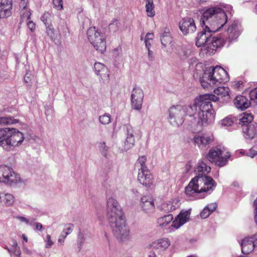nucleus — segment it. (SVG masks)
Wrapping results in <instances>:
<instances>
[{"mask_svg": "<svg viewBox=\"0 0 257 257\" xmlns=\"http://www.w3.org/2000/svg\"><path fill=\"white\" fill-rule=\"evenodd\" d=\"M106 216L114 236L119 242H124L131 238L130 229L126 225L120 206L113 197L106 202Z\"/></svg>", "mask_w": 257, "mask_h": 257, "instance_id": "nucleus-1", "label": "nucleus"}, {"mask_svg": "<svg viewBox=\"0 0 257 257\" xmlns=\"http://www.w3.org/2000/svg\"><path fill=\"white\" fill-rule=\"evenodd\" d=\"M201 103L197 97L193 103L182 105L185 123L192 131H199L202 127L212 123L210 114L208 115L205 109L201 107Z\"/></svg>", "mask_w": 257, "mask_h": 257, "instance_id": "nucleus-2", "label": "nucleus"}, {"mask_svg": "<svg viewBox=\"0 0 257 257\" xmlns=\"http://www.w3.org/2000/svg\"><path fill=\"white\" fill-rule=\"evenodd\" d=\"M216 186V183L209 176L195 177L189 182L185 188V193L189 197L194 199L204 198V195H201L202 192H209L210 194Z\"/></svg>", "mask_w": 257, "mask_h": 257, "instance_id": "nucleus-3", "label": "nucleus"}, {"mask_svg": "<svg viewBox=\"0 0 257 257\" xmlns=\"http://www.w3.org/2000/svg\"><path fill=\"white\" fill-rule=\"evenodd\" d=\"M207 29L198 34L196 38V45L198 47H203L209 54L214 53L218 48L224 46V41L222 38L213 36L215 32Z\"/></svg>", "mask_w": 257, "mask_h": 257, "instance_id": "nucleus-4", "label": "nucleus"}, {"mask_svg": "<svg viewBox=\"0 0 257 257\" xmlns=\"http://www.w3.org/2000/svg\"><path fill=\"white\" fill-rule=\"evenodd\" d=\"M228 80L227 72L220 66H217L207 68L200 78V81L202 86L205 88L209 86L226 82Z\"/></svg>", "mask_w": 257, "mask_h": 257, "instance_id": "nucleus-5", "label": "nucleus"}, {"mask_svg": "<svg viewBox=\"0 0 257 257\" xmlns=\"http://www.w3.org/2000/svg\"><path fill=\"white\" fill-rule=\"evenodd\" d=\"M24 135L13 128H0V147L6 151L20 145L24 141Z\"/></svg>", "mask_w": 257, "mask_h": 257, "instance_id": "nucleus-6", "label": "nucleus"}, {"mask_svg": "<svg viewBox=\"0 0 257 257\" xmlns=\"http://www.w3.org/2000/svg\"><path fill=\"white\" fill-rule=\"evenodd\" d=\"M213 16L219 17L221 20V23H224L225 21V13L223 9L218 7H211L206 10L202 14L200 22L201 25H203L207 29H210L214 32L218 31L217 22H214L212 20Z\"/></svg>", "mask_w": 257, "mask_h": 257, "instance_id": "nucleus-7", "label": "nucleus"}, {"mask_svg": "<svg viewBox=\"0 0 257 257\" xmlns=\"http://www.w3.org/2000/svg\"><path fill=\"white\" fill-rule=\"evenodd\" d=\"M222 153V151L218 146L213 147L210 149L206 156V159L219 167L224 166L226 164L227 159L230 157V155L223 156Z\"/></svg>", "mask_w": 257, "mask_h": 257, "instance_id": "nucleus-8", "label": "nucleus"}, {"mask_svg": "<svg viewBox=\"0 0 257 257\" xmlns=\"http://www.w3.org/2000/svg\"><path fill=\"white\" fill-rule=\"evenodd\" d=\"M198 98L201 103V107L205 109V111L208 115L210 114L211 117L210 119L213 123L215 119V114L214 110L212 108L211 101H217L219 100V97L214 94H205L199 96Z\"/></svg>", "mask_w": 257, "mask_h": 257, "instance_id": "nucleus-9", "label": "nucleus"}, {"mask_svg": "<svg viewBox=\"0 0 257 257\" xmlns=\"http://www.w3.org/2000/svg\"><path fill=\"white\" fill-rule=\"evenodd\" d=\"M182 105L171 107L169 109V121L173 126H180L186 119L183 111Z\"/></svg>", "mask_w": 257, "mask_h": 257, "instance_id": "nucleus-10", "label": "nucleus"}, {"mask_svg": "<svg viewBox=\"0 0 257 257\" xmlns=\"http://www.w3.org/2000/svg\"><path fill=\"white\" fill-rule=\"evenodd\" d=\"M3 172L4 178L2 180V182L10 185L22 182L20 175L16 173L12 168L4 165Z\"/></svg>", "mask_w": 257, "mask_h": 257, "instance_id": "nucleus-11", "label": "nucleus"}, {"mask_svg": "<svg viewBox=\"0 0 257 257\" xmlns=\"http://www.w3.org/2000/svg\"><path fill=\"white\" fill-rule=\"evenodd\" d=\"M144 94L143 90L138 87L133 89L131 94V106L132 108L140 110L142 108Z\"/></svg>", "mask_w": 257, "mask_h": 257, "instance_id": "nucleus-12", "label": "nucleus"}, {"mask_svg": "<svg viewBox=\"0 0 257 257\" xmlns=\"http://www.w3.org/2000/svg\"><path fill=\"white\" fill-rule=\"evenodd\" d=\"M95 74L98 77L99 81L103 83H108L109 80V71L102 63L95 62L93 68Z\"/></svg>", "mask_w": 257, "mask_h": 257, "instance_id": "nucleus-13", "label": "nucleus"}, {"mask_svg": "<svg viewBox=\"0 0 257 257\" xmlns=\"http://www.w3.org/2000/svg\"><path fill=\"white\" fill-rule=\"evenodd\" d=\"M179 28L184 35L192 34L196 30V25L193 19L185 18L179 23Z\"/></svg>", "mask_w": 257, "mask_h": 257, "instance_id": "nucleus-14", "label": "nucleus"}, {"mask_svg": "<svg viewBox=\"0 0 257 257\" xmlns=\"http://www.w3.org/2000/svg\"><path fill=\"white\" fill-rule=\"evenodd\" d=\"M213 140V137L208 135H196L193 139L194 144L201 149L207 147Z\"/></svg>", "mask_w": 257, "mask_h": 257, "instance_id": "nucleus-15", "label": "nucleus"}, {"mask_svg": "<svg viewBox=\"0 0 257 257\" xmlns=\"http://www.w3.org/2000/svg\"><path fill=\"white\" fill-rule=\"evenodd\" d=\"M191 209L181 211L173 221L172 226L176 229H178L185 223L188 222L190 218Z\"/></svg>", "mask_w": 257, "mask_h": 257, "instance_id": "nucleus-16", "label": "nucleus"}, {"mask_svg": "<svg viewBox=\"0 0 257 257\" xmlns=\"http://www.w3.org/2000/svg\"><path fill=\"white\" fill-rule=\"evenodd\" d=\"M140 206L146 213L153 212L155 209L154 199L150 196H143L141 199Z\"/></svg>", "mask_w": 257, "mask_h": 257, "instance_id": "nucleus-17", "label": "nucleus"}, {"mask_svg": "<svg viewBox=\"0 0 257 257\" xmlns=\"http://www.w3.org/2000/svg\"><path fill=\"white\" fill-rule=\"evenodd\" d=\"M227 34L228 35V38L224 40V45L227 43V46H229L230 43L234 40H235L239 35L240 33L238 31L236 23H233L227 29Z\"/></svg>", "mask_w": 257, "mask_h": 257, "instance_id": "nucleus-18", "label": "nucleus"}, {"mask_svg": "<svg viewBox=\"0 0 257 257\" xmlns=\"http://www.w3.org/2000/svg\"><path fill=\"white\" fill-rule=\"evenodd\" d=\"M138 180L143 186L150 187L153 183V177L149 170L138 172Z\"/></svg>", "mask_w": 257, "mask_h": 257, "instance_id": "nucleus-19", "label": "nucleus"}, {"mask_svg": "<svg viewBox=\"0 0 257 257\" xmlns=\"http://www.w3.org/2000/svg\"><path fill=\"white\" fill-rule=\"evenodd\" d=\"M12 9V0H0V18L10 16Z\"/></svg>", "mask_w": 257, "mask_h": 257, "instance_id": "nucleus-20", "label": "nucleus"}, {"mask_svg": "<svg viewBox=\"0 0 257 257\" xmlns=\"http://www.w3.org/2000/svg\"><path fill=\"white\" fill-rule=\"evenodd\" d=\"M211 171V167L208 166L204 161H199L194 168L196 174L195 177L206 176Z\"/></svg>", "mask_w": 257, "mask_h": 257, "instance_id": "nucleus-21", "label": "nucleus"}, {"mask_svg": "<svg viewBox=\"0 0 257 257\" xmlns=\"http://www.w3.org/2000/svg\"><path fill=\"white\" fill-rule=\"evenodd\" d=\"M179 206V201L177 199H174L170 201L163 202L161 204L159 208L164 213H169L176 210Z\"/></svg>", "mask_w": 257, "mask_h": 257, "instance_id": "nucleus-22", "label": "nucleus"}, {"mask_svg": "<svg viewBox=\"0 0 257 257\" xmlns=\"http://www.w3.org/2000/svg\"><path fill=\"white\" fill-rule=\"evenodd\" d=\"M241 252L244 254H247L251 252L256 248L248 236L244 237L240 242Z\"/></svg>", "mask_w": 257, "mask_h": 257, "instance_id": "nucleus-23", "label": "nucleus"}, {"mask_svg": "<svg viewBox=\"0 0 257 257\" xmlns=\"http://www.w3.org/2000/svg\"><path fill=\"white\" fill-rule=\"evenodd\" d=\"M234 104L236 108L243 110L249 107L251 105V102L246 97L238 95L234 99Z\"/></svg>", "mask_w": 257, "mask_h": 257, "instance_id": "nucleus-24", "label": "nucleus"}, {"mask_svg": "<svg viewBox=\"0 0 257 257\" xmlns=\"http://www.w3.org/2000/svg\"><path fill=\"white\" fill-rule=\"evenodd\" d=\"M170 245V241L168 238H162L152 242L151 246L154 248L159 249L160 251H164L166 250Z\"/></svg>", "mask_w": 257, "mask_h": 257, "instance_id": "nucleus-25", "label": "nucleus"}, {"mask_svg": "<svg viewBox=\"0 0 257 257\" xmlns=\"http://www.w3.org/2000/svg\"><path fill=\"white\" fill-rule=\"evenodd\" d=\"M243 132L246 139L251 140L257 137V123L252 122L248 125L245 130H243Z\"/></svg>", "mask_w": 257, "mask_h": 257, "instance_id": "nucleus-26", "label": "nucleus"}, {"mask_svg": "<svg viewBox=\"0 0 257 257\" xmlns=\"http://www.w3.org/2000/svg\"><path fill=\"white\" fill-rule=\"evenodd\" d=\"M135 140L133 131L131 127L127 128V137L124 144V149L128 150L132 148L135 145Z\"/></svg>", "mask_w": 257, "mask_h": 257, "instance_id": "nucleus-27", "label": "nucleus"}, {"mask_svg": "<svg viewBox=\"0 0 257 257\" xmlns=\"http://www.w3.org/2000/svg\"><path fill=\"white\" fill-rule=\"evenodd\" d=\"M160 39L163 46L162 48H164L171 44L172 38L171 36L170 30L168 28H166L164 31L160 34Z\"/></svg>", "mask_w": 257, "mask_h": 257, "instance_id": "nucleus-28", "label": "nucleus"}, {"mask_svg": "<svg viewBox=\"0 0 257 257\" xmlns=\"http://www.w3.org/2000/svg\"><path fill=\"white\" fill-rule=\"evenodd\" d=\"M96 45L95 44H92L95 49L102 53L105 52L106 50V42L104 35L100 34L99 37L96 39Z\"/></svg>", "mask_w": 257, "mask_h": 257, "instance_id": "nucleus-29", "label": "nucleus"}, {"mask_svg": "<svg viewBox=\"0 0 257 257\" xmlns=\"http://www.w3.org/2000/svg\"><path fill=\"white\" fill-rule=\"evenodd\" d=\"M96 45L95 44H92L95 49L102 53L105 52L106 50V42L104 35L100 34L99 37L96 39Z\"/></svg>", "mask_w": 257, "mask_h": 257, "instance_id": "nucleus-30", "label": "nucleus"}, {"mask_svg": "<svg viewBox=\"0 0 257 257\" xmlns=\"http://www.w3.org/2000/svg\"><path fill=\"white\" fill-rule=\"evenodd\" d=\"M21 15L23 19L26 18L27 21V26L28 28L32 32L35 29V24L31 20L30 16L31 13L28 11L26 7H24L23 11L21 12Z\"/></svg>", "mask_w": 257, "mask_h": 257, "instance_id": "nucleus-31", "label": "nucleus"}, {"mask_svg": "<svg viewBox=\"0 0 257 257\" xmlns=\"http://www.w3.org/2000/svg\"><path fill=\"white\" fill-rule=\"evenodd\" d=\"M147 158L145 156L140 157L136 162L135 167L139 172H143L149 170L146 165Z\"/></svg>", "mask_w": 257, "mask_h": 257, "instance_id": "nucleus-32", "label": "nucleus"}, {"mask_svg": "<svg viewBox=\"0 0 257 257\" xmlns=\"http://www.w3.org/2000/svg\"><path fill=\"white\" fill-rule=\"evenodd\" d=\"M101 33L98 32L95 27H90L87 32L88 39L92 44L96 45V39L99 37Z\"/></svg>", "mask_w": 257, "mask_h": 257, "instance_id": "nucleus-33", "label": "nucleus"}, {"mask_svg": "<svg viewBox=\"0 0 257 257\" xmlns=\"http://www.w3.org/2000/svg\"><path fill=\"white\" fill-rule=\"evenodd\" d=\"M238 119L237 123L241 125H248V123H251L253 120V116L250 113H244L240 114L238 117H236Z\"/></svg>", "mask_w": 257, "mask_h": 257, "instance_id": "nucleus-34", "label": "nucleus"}, {"mask_svg": "<svg viewBox=\"0 0 257 257\" xmlns=\"http://www.w3.org/2000/svg\"><path fill=\"white\" fill-rule=\"evenodd\" d=\"M173 220V216L171 214L165 215L157 219V225L160 227H165Z\"/></svg>", "mask_w": 257, "mask_h": 257, "instance_id": "nucleus-35", "label": "nucleus"}, {"mask_svg": "<svg viewBox=\"0 0 257 257\" xmlns=\"http://www.w3.org/2000/svg\"><path fill=\"white\" fill-rule=\"evenodd\" d=\"M237 120L236 117L229 115L221 120V124L224 126L231 127L234 123H237Z\"/></svg>", "mask_w": 257, "mask_h": 257, "instance_id": "nucleus-36", "label": "nucleus"}, {"mask_svg": "<svg viewBox=\"0 0 257 257\" xmlns=\"http://www.w3.org/2000/svg\"><path fill=\"white\" fill-rule=\"evenodd\" d=\"M214 93L215 95L221 97H225L229 96V88L227 87H218L214 90Z\"/></svg>", "mask_w": 257, "mask_h": 257, "instance_id": "nucleus-37", "label": "nucleus"}, {"mask_svg": "<svg viewBox=\"0 0 257 257\" xmlns=\"http://www.w3.org/2000/svg\"><path fill=\"white\" fill-rule=\"evenodd\" d=\"M146 9L147 14L149 17H153L155 15L153 0H146Z\"/></svg>", "mask_w": 257, "mask_h": 257, "instance_id": "nucleus-38", "label": "nucleus"}, {"mask_svg": "<svg viewBox=\"0 0 257 257\" xmlns=\"http://www.w3.org/2000/svg\"><path fill=\"white\" fill-rule=\"evenodd\" d=\"M18 122V120L13 117H0V125H9Z\"/></svg>", "mask_w": 257, "mask_h": 257, "instance_id": "nucleus-39", "label": "nucleus"}, {"mask_svg": "<svg viewBox=\"0 0 257 257\" xmlns=\"http://www.w3.org/2000/svg\"><path fill=\"white\" fill-rule=\"evenodd\" d=\"M120 23L118 20L116 19H113L112 22L109 24L108 28L110 31L112 32H116L119 29Z\"/></svg>", "mask_w": 257, "mask_h": 257, "instance_id": "nucleus-40", "label": "nucleus"}, {"mask_svg": "<svg viewBox=\"0 0 257 257\" xmlns=\"http://www.w3.org/2000/svg\"><path fill=\"white\" fill-rule=\"evenodd\" d=\"M99 121L102 124L106 125L111 122V115L110 114L105 113L102 115L99 116Z\"/></svg>", "mask_w": 257, "mask_h": 257, "instance_id": "nucleus-41", "label": "nucleus"}, {"mask_svg": "<svg viewBox=\"0 0 257 257\" xmlns=\"http://www.w3.org/2000/svg\"><path fill=\"white\" fill-rule=\"evenodd\" d=\"M83 232H85V231H79L77 236L78 247L79 248V250L82 248L84 243L86 242V238L85 237L84 234Z\"/></svg>", "mask_w": 257, "mask_h": 257, "instance_id": "nucleus-42", "label": "nucleus"}, {"mask_svg": "<svg viewBox=\"0 0 257 257\" xmlns=\"http://www.w3.org/2000/svg\"><path fill=\"white\" fill-rule=\"evenodd\" d=\"M250 102L251 104L257 105V87L252 89L249 93Z\"/></svg>", "mask_w": 257, "mask_h": 257, "instance_id": "nucleus-43", "label": "nucleus"}, {"mask_svg": "<svg viewBox=\"0 0 257 257\" xmlns=\"http://www.w3.org/2000/svg\"><path fill=\"white\" fill-rule=\"evenodd\" d=\"M2 198L7 206L12 205L14 201V197L11 194H5L2 196Z\"/></svg>", "mask_w": 257, "mask_h": 257, "instance_id": "nucleus-44", "label": "nucleus"}, {"mask_svg": "<svg viewBox=\"0 0 257 257\" xmlns=\"http://www.w3.org/2000/svg\"><path fill=\"white\" fill-rule=\"evenodd\" d=\"M99 150L101 154L104 157L106 158L108 151V147L106 145L105 142H100L99 144Z\"/></svg>", "mask_w": 257, "mask_h": 257, "instance_id": "nucleus-45", "label": "nucleus"}, {"mask_svg": "<svg viewBox=\"0 0 257 257\" xmlns=\"http://www.w3.org/2000/svg\"><path fill=\"white\" fill-rule=\"evenodd\" d=\"M220 19L219 18V17H216V16H213L212 17V20H214V22H217V27H218V30H220L224 25L227 22V16H226V15L225 14V21L224 23H221V20H220Z\"/></svg>", "mask_w": 257, "mask_h": 257, "instance_id": "nucleus-46", "label": "nucleus"}, {"mask_svg": "<svg viewBox=\"0 0 257 257\" xmlns=\"http://www.w3.org/2000/svg\"><path fill=\"white\" fill-rule=\"evenodd\" d=\"M33 75L30 72H27L24 76L25 82L28 85L30 86L32 83V78Z\"/></svg>", "mask_w": 257, "mask_h": 257, "instance_id": "nucleus-47", "label": "nucleus"}, {"mask_svg": "<svg viewBox=\"0 0 257 257\" xmlns=\"http://www.w3.org/2000/svg\"><path fill=\"white\" fill-rule=\"evenodd\" d=\"M46 26V33L47 35L51 38H53L55 36V30L53 26L50 25Z\"/></svg>", "mask_w": 257, "mask_h": 257, "instance_id": "nucleus-48", "label": "nucleus"}, {"mask_svg": "<svg viewBox=\"0 0 257 257\" xmlns=\"http://www.w3.org/2000/svg\"><path fill=\"white\" fill-rule=\"evenodd\" d=\"M68 233L63 232V231L61 232L58 239V244L59 245H63L64 244L65 239Z\"/></svg>", "mask_w": 257, "mask_h": 257, "instance_id": "nucleus-49", "label": "nucleus"}, {"mask_svg": "<svg viewBox=\"0 0 257 257\" xmlns=\"http://www.w3.org/2000/svg\"><path fill=\"white\" fill-rule=\"evenodd\" d=\"M54 7L58 10H61L63 9L62 0H53Z\"/></svg>", "mask_w": 257, "mask_h": 257, "instance_id": "nucleus-50", "label": "nucleus"}, {"mask_svg": "<svg viewBox=\"0 0 257 257\" xmlns=\"http://www.w3.org/2000/svg\"><path fill=\"white\" fill-rule=\"evenodd\" d=\"M211 213L209 211L208 208L206 207H204L200 213V216L202 218L205 219L207 218Z\"/></svg>", "mask_w": 257, "mask_h": 257, "instance_id": "nucleus-51", "label": "nucleus"}, {"mask_svg": "<svg viewBox=\"0 0 257 257\" xmlns=\"http://www.w3.org/2000/svg\"><path fill=\"white\" fill-rule=\"evenodd\" d=\"M46 248H50L51 246L54 244L53 241L51 239V237L50 235L47 234L46 237Z\"/></svg>", "mask_w": 257, "mask_h": 257, "instance_id": "nucleus-52", "label": "nucleus"}, {"mask_svg": "<svg viewBox=\"0 0 257 257\" xmlns=\"http://www.w3.org/2000/svg\"><path fill=\"white\" fill-rule=\"evenodd\" d=\"M50 18V14L48 12H45L41 17V20L46 26L48 20Z\"/></svg>", "mask_w": 257, "mask_h": 257, "instance_id": "nucleus-53", "label": "nucleus"}, {"mask_svg": "<svg viewBox=\"0 0 257 257\" xmlns=\"http://www.w3.org/2000/svg\"><path fill=\"white\" fill-rule=\"evenodd\" d=\"M183 54H181V57L183 59H185L189 57L191 55V51L190 49H185L183 50Z\"/></svg>", "mask_w": 257, "mask_h": 257, "instance_id": "nucleus-54", "label": "nucleus"}, {"mask_svg": "<svg viewBox=\"0 0 257 257\" xmlns=\"http://www.w3.org/2000/svg\"><path fill=\"white\" fill-rule=\"evenodd\" d=\"M74 225L72 224H69L68 226L63 229V232L68 233V235L72 231Z\"/></svg>", "mask_w": 257, "mask_h": 257, "instance_id": "nucleus-55", "label": "nucleus"}, {"mask_svg": "<svg viewBox=\"0 0 257 257\" xmlns=\"http://www.w3.org/2000/svg\"><path fill=\"white\" fill-rule=\"evenodd\" d=\"M253 207L254 221L257 224V198L253 202Z\"/></svg>", "mask_w": 257, "mask_h": 257, "instance_id": "nucleus-56", "label": "nucleus"}, {"mask_svg": "<svg viewBox=\"0 0 257 257\" xmlns=\"http://www.w3.org/2000/svg\"><path fill=\"white\" fill-rule=\"evenodd\" d=\"M206 207V208H208L209 211L212 213L216 209L217 204L216 203H211L207 205Z\"/></svg>", "mask_w": 257, "mask_h": 257, "instance_id": "nucleus-57", "label": "nucleus"}, {"mask_svg": "<svg viewBox=\"0 0 257 257\" xmlns=\"http://www.w3.org/2000/svg\"><path fill=\"white\" fill-rule=\"evenodd\" d=\"M243 85V82L241 81H234L233 83L232 86L235 89H240Z\"/></svg>", "mask_w": 257, "mask_h": 257, "instance_id": "nucleus-58", "label": "nucleus"}, {"mask_svg": "<svg viewBox=\"0 0 257 257\" xmlns=\"http://www.w3.org/2000/svg\"><path fill=\"white\" fill-rule=\"evenodd\" d=\"M249 237L251 239L255 247L257 248V233L251 236H249Z\"/></svg>", "mask_w": 257, "mask_h": 257, "instance_id": "nucleus-59", "label": "nucleus"}, {"mask_svg": "<svg viewBox=\"0 0 257 257\" xmlns=\"http://www.w3.org/2000/svg\"><path fill=\"white\" fill-rule=\"evenodd\" d=\"M148 54L149 60L151 61H153L154 60V53L150 48L148 49Z\"/></svg>", "mask_w": 257, "mask_h": 257, "instance_id": "nucleus-60", "label": "nucleus"}, {"mask_svg": "<svg viewBox=\"0 0 257 257\" xmlns=\"http://www.w3.org/2000/svg\"><path fill=\"white\" fill-rule=\"evenodd\" d=\"M255 155H257V151H255L253 149L251 148L249 150V152L247 153V156L253 158Z\"/></svg>", "mask_w": 257, "mask_h": 257, "instance_id": "nucleus-61", "label": "nucleus"}, {"mask_svg": "<svg viewBox=\"0 0 257 257\" xmlns=\"http://www.w3.org/2000/svg\"><path fill=\"white\" fill-rule=\"evenodd\" d=\"M17 218L22 222H25L27 224H29V220L25 217L23 216H17Z\"/></svg>", "mask_w": 257, "mask_h": 257, "instance_id": "nucleus-62", "label": "nucleus"}, {"mask_svg": "<svg viewBox=\"0 0 257 257\" xmlns=\"http://www.w3.org/2000/svg\"><path fill=\"white\" fill-rule=\"evenodd\" d=\"M12 252L18 257H21V251L20 248H17L16 249L13 250Z\"/></svg>", "mask_w": 257, "mask_h": 257, "instance_id": "nucleus-63", "label": "nucleus"}, {"mask_svg": "<svg viewBox=\"0 0 257 257\" xmlns=\"http://www.w3.org/2000/svg\"><path fill=\"white\" fill-rule=\"evenodd\" d=\"M36 228L37 230L41 231L43 228V225L41 223L39 222H37L35 223Z\"/></svg>", "mask_w": 257, "mask_h": 257, "instance_id": "nucleus-64", "label": "nucleus"}]
</instances>
